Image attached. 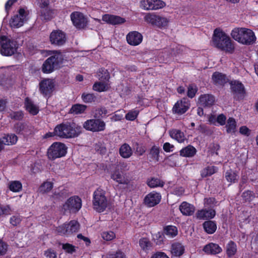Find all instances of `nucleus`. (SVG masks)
<instances>
[{"mask_svg": "<svg viewBox=\"0 0 258 258\" xmlns=\"http://www.w3.org/2000/svg\"><path fill=\"white\" fill-rule=\"evenodd\" d=\"M212 42L213 46L220 50L231 54L234 51L235 47L230 37L219 29L214 30Z\"/></svg>", "mask_w": 258, "mask_h": 258, "instance_id": "obj_1", "label": "nucleus"}, {"mask_svg": "<svg viewBox=\"0 0 258 258\" xmlns=\"http://www.w3.org/2000/svg\"><path fill=\"white\" fill-rule=\"evenodd\" d=\"M82 127L74 122H67L57 125L54 132L57 136L69 139L78 137L81 133Z\"/></svg>", "mask_w": 258, "mask_h": 258, "instance_id": "obj_2", "label": "nucleus"}, {"mask_svg": "<svg viewBox=\"0 0 258 258\" xmlns=\"http://www.w3.org/2000/svg\"><path fill=\"white\" fill-rule=\"evenodd\" d=\"M231 35L238 43L247 46L253 44L256 41L254 32L250 29L244 27L233 29Z\"/></svg>", "mask_w": 258, "mask_h": 258, "instance_id": "obj_3", "label": "nucleus"}, {"mask_svg": "<svg viewBox=\"0 0 258 258\" xmlns=\"http://www.w3.org/2000/svg\"><path fill=\"white\" fill-rule=\"evenodd\" d=\"M63 61V57L59 50L53 51L51 55L43 62L41 70L44 74H50L55 70L60 68Z\"/></svg>", "mask_w": 258, "mask_h": 258, "instance_id": "obj_4", "label": "nucleus"}, {"mask_svg": "<svg viewBox=\"0 0 258 258\" xmlns=\"http://www.w3.org/2000/svg\"><path fill=\"white\" fill-rule=\"evenodd\" d=\"M93 208L98 213L104 212L108 205L105 191L101 188H98L93 193L92 200Z\"/></svg>", "mask_w": 258, "mask_h": 258, "instance_id": "obj_5", "label": "nucleus"}, {"mask_svg": "<svg viewBox=\"0 0 258 258\" xmlns=\"http://www.w3.org/2000/svg\"><path fill=\"white\" fill-rule=\"evenodd\" d=\"M67 150L68 147L64 144L58 142H54L47 149V157L50 160L61 158L66 156Z\"/></svg>", "mask_w": 258, "mask_h": 258, "instance_id": "obj_6", "label": "nucleus"}, {"mask_svg": "<svg viewBox=\"0 0 258 258\" xmlns=\"http://www.w3.org/2000/svg\"><path fill=\"white\" fill-rule=\"evenodd\" d=\"M82 201L78 196L70 197L63 204L62 209L64 213L76 214L81 209Z\"/></svg>", "mask_w": 258, "mask_h": 258, "instance_id": "obj_7", "label": "nucleus"}, {"mask_svg": "<svg viewBox=\"0 0 258 258\" xmlns=\"http://www.w3.org/2000/svg\"><path fill=\"white\" fill-rule=\"evenodd\" d=\"M1 48V53L4 56H11L17 50V42L8 38L6 36H2L0 38Z\"/></svg>", "mask_w": 258, "mask_h": 258, "instance_id": "obj_8", "label": "nucleus"}, {"mask_svg": "<svg viewBox=\"0 0 258 258\" xmlns=\"http://www.w3.org/2000/svg\"><path fill=\"white\" fill-rule=\"evenodd\" d=\"M106 126L104 120L95 118L87 119L83 124L84 128L93 133L103 132L106 129Z\"/></svg>", "mask_w": 258, "mask_h": 258, "instance_id": "obj_9", "label": "nucleus"}, {"mask_svg": "<svg viewBox=\"0 0 258 258\" xmlns=\"http://www.w3.org/2000/svg\"><path fill=\"white\" fill-rule=\"evenodd\" d=\"M54 87V82L50 79H43L39 83V91L46 98H49L52 96Z\"/></svg>", "mask_w": 258, "mask_h": 258, "instance_id": "obj_10", "label": "nucleus"}, {"mask_svg": "<svg viewBox=\"0 0 258 258\" xmlns=\"http://www.w3.org/2000/svg\"><path fill=\"white\" fill-rule=\"evenodd\" d=\"M230 89L234 100H242L246 96V91L243 84L239 81H232L230 83Z\"/></svg>", "mask_w": 258, "mask_h": 258, "instance_id": "obj_11", "label": "nucleus"}, {"mask_svg": "<svg viewBox=\"0 0 258 258\" xmlns=\"http://www.w3.org/2000/svg\"><path fill=\"white\" fill-rule=\"evenodd\" d=\"M67 40L66 33L60 30H53L49 35V41L51 44L61 46L64 45Z\"/></svg>", "mask_w": 258, "mask_h": 258, "instance_id": "obj_12", "label": "nucleus"}, {"mask_svg": "<svg viewBox=\"0 0 258 258\" xmlns=\"http://www.w3.org/2000/svg\"><path fill=\"white\" fill-rule=\"evenodd\" d=\"M28 14L24 8H21L18 10V14L15 15L10 21L11 27L19 28L23 25L24 21L27 20Z\"/></svg>", "mask_w": 258, "mask_h": 258, "instance_id": "obj_13", "label": "nucleus"}, {"mask_svg": "<svg viewBox=\"0 0 258 258\" xmlns=\"http://www.w3.org/2000/svg\"><path fill=\"white\" fill-rule=\"evenodd\" d=\"M129 175L128 173L116 169L111 174V178L118 184L128 185L131 181Z\"/></svg>", "mask_w": 258, "mask_h": 258, "instance_id": "obj_14", "label": "nucleus"}, {"mask_svg": "<svg viewBox=\"0 0 258 258\" xmlns=\"http://www.w3.org/2000/svg\"><path fill=\"white\" fill-rule=\"evenodd\" d=\"M140 6L145 10H156L164 8L166 4L162 0H142Z\"/></svg>", "mask_w": 258, "mask_h": 258, "instance_id": "obj_15", "label": "nucleus"}, {"mask_svg": "<svg viewBox=\"0 0 258 258\" xmlns=\"http://www.w3.org/2000/svg\"><path fill=\"white\" fill-rule=\"evenodd\" d=\"M190 106L189 101L186 98H183L175 103L172 110L174 114L182 115L188 110Z\"/></svg>", "mask_w": 258, "mask_h": 258, "instance_id": "obj_16", "label": "nucleus"}, {"mask_svg": "<svg viewBox=\"0 0 258 258\" xmlns=\"http://www.w3.org/2000/svg\"><path fill=\"white\" fill-rule=\"evenodd\" d=\"M161 200V194L156 191H152L145 196L144 203L147 207L151 208L157 205Z\"/></svg>", "mask_w": 258, "mask_h": 258, "instance_id": "obj_17", "label": "nucleus"}, {"mask_svg": "<svg viewBox=\"0 0 258 258\" xmlns=\"http://www.w3.org/2000/svg\"><path fill=\"white\" fill-rule=\"evenodd\" d=\"M71 19L74 25L78 29L85 28L87 21L84 15L79 12H74L71 14Z\"/></svg>", "mask_w": 258, "mask_h": 258, "instance_id": "obj_18", "label": "nucleus"}, {"mask_svg": "<svg viewBox=\"0 0 258 258\" xmlns=\"http://www.w3.org/2000/svg\"><path fill=\"white\" fill-rule=\"evenodd\" d=\"M126 39L130 45L137 46L142 42L143 36L138 31H132L129 32L126 35Z\"/></svg>", "mask_w": 258, "mask_h": 258, "instance_id": "obj_19", "label": "nucleus"}, {"mask_svg": "<svg viewBox=\"0 0 258 258\" xmlns=\"http://www.w3.org/2000/svg\"><path fill=\"white\" fill-rule=\"evenodd\" d=\"M102 20L109 24L113 25H119L125 22L124 18L119 16L110 14H104L102 16Z\"/></svg>", "mask_w": 258, "mask_h": 258, "instance_id": "obj_20", "label": "nucleus"}, {"mask_svg": "<svg viewBox=\"0 0 258 258\" xmlns=\"http://www.w3.org/2000/svg\"><path fill=\"white\" fill-rule=\"evenodd\" d=\"M199 102L204 107H210L214 104L215 97L211 94H203L199 97Z\"/></svg>", "mask_w": 258, "mask_h": 258, "instance_id": "obj_21", "label": "nucleus"}, {"mask_svg": "<svg viewBox=\"0 0 258 258\" xmlns=\"http://www.w3.org/2000/svg\"><path fill=\"white\" fill-rule=\"evenodd\" d=\"M203 250L207 254H217L221 253L222 249L219 244L210 242L204 246Z\"/></svg>", "mask_w": 258, "mask_h": 258, "instance_id": "obj_22", "label": "nucleus"}, {"mask_svg": "<svg viewBox=\"0 0 258 258\" xmlns=\"http://www.w3.org/2000/svg\"><path fill=\"white\" fill-rule=\"evenodd\" d=\"M24 107L30 114L35 115L39 112V107L34 104L33 101L28 97L25 98L24 100Z\"/></svg>", "mask_w": 258, "mask_h": 258, "instance_id": "obj_23", "label": "nucleus"}, {"mask_svg": "<svg viewBox=\"0 0 258 258\" xmlns=\"http://www.w3.org/2000/svg\"><path fill=\"white\" fill-rule=\"evenodd\" d=\"M179 209L182 215L185 216H191L195 211V206L186 202L181 203Z\"/></svg>", "mask_w": 258, "mask_h": 258, "instance_id": "obj_24", "label": "nucleus"}, {"mask_svg": "<svg viewBox=\"0 0 258 258\" xmlns=\"http://www.w3.org/2000/svg\"><path fill=\"white\" fill-rule=\"evenodd\" d=\"M119 154L122 158L127 159L133 155V151L127 143H123L119 147Z\"/></svg>", "mask_w": 258, "mask_h": 258, "instance_id": "obj_25", "label": "nucleus"}, {"mask_svg": "<svg viewBox=\"0 0 258 258\" xmlns=\"http://www.w3.org/2000/svg\"><path fill=\"white\" fill-rule=\"evenodd\" d=\"M184 246L179 242H174L171 245V252L174 256H180L184 252Z\"/></svg>", "mask_w": 258, "mask_h": 258, "instance_id": "obj_26", "label": "nucleus"}, {"mask_svg": "<svg viewBox=\"0 0 258 258\" xmlns=\"http://www.w3.org/2000/svg\"><path fill=\"white\" fill-rule=\"evenodd\" d=\"M93 117L95 118L102 119L109 116L108 109L104 106L96 108L93 111Z\"/></svg>", "mask_w": 258, "mask_h": 258, "instance_id": "obj_27", "label": "nucleus"}, {"mask_svg": "<svg viewBox=\"0 0 258 258\" xmlns=\"http://www.w3.org/2000/svg\"><path fill=\"white\" fill-rule=\"evenodd\" d=\"M146 183L147 185L152 188L158 187H162L165 184V182L161 179L155 177H150L147 179Z\"/></svg>", "mask_w": 258, "mask_h": 258, "instance_id": "obj_28", "label": "nucleus"}, {"mask_svg": "<svg viewBox=\"0 0 258 258\" xmlns=\"http://www.w3.org/2000/svg\"><path fill=\"white\" fill-rule=\"evenodd\" d=\"M197 152V149L190 145L183 148L179 152L181 156L189 158L194 157Z\"/></svg>", "mask_w": 258, "mask_h": 258, "instance_id": "obj_29", "label": "nucleus"}, {"mask_svg": "<svg viewBox=\"0 0 258 258\" xmlns=\"http://www.w3.org/2000/svg\"><path fill=\"white\" fill-rule=\"evenodd\" d=\"M212 79L214 84L224 85L226 82V76L219 72H215L212 76Z\"/></svg>", "mask_w": 258, "mask_h": 258, "instance_id": "obj_30", "label": "nucleus"}, {"mask_svg": "<svg viewBox=\"0 0 258 258\" xmlns=\"http://www.w3.org/2000/svg\"><path fill=\"white\" fill-rule=\"evenodd\" d=\"M237 251V245L235 242L230 240L226 244L225 252L228 258H231L236 253Z\"/></svg>", "mask_w": 258, "mask_h": 258, "instance_id": "obj_31", "label": "nucleus"}, {"mask_svg": "<svg viewBox=\"0 0 258 258\" xmlns=\"http://www.w3.org/2000/svg\"><path fill=\"white\" fill-rule=\"evenodd\" d=\"M170 137L178 143H183L185 138L184 133L179 130L172 129L169 131Z\"/></svg>", "mask_w": 258, "mask_h": 258, "instance_id": "obj_32", "label": "nucleus"}, {"mask_svg": "<svg viewBox=\"0 0 258 258\" xmlns=\"http://www.w3.org/2000/svg\"><path fill=\"white\" fill-rule=\"evenodd\" d=\"M203 227L205 231L209 234H213L217 230V224L214 221H205L203 224Z\"/></svg>", "mask_w": 258, "mask_h": 258, "instance_id": "obj_33", "label": "nucleus"}, {"mask_svg": "<svg viewBox=\"0 0 258 258\" xmlns=\"http://www.w3.org/2000/svg\"><path fill=\"white\" fill-rule=\"evenodd\" d=\"M1 139L6 145H15L18 140V137L14 134H5Z\"/></svg>", "mask_w": 258, "mask_h": 258, "instance_id": "obj_34", "label": "nucleus"}, {"mask_svg": "<svg viewBox=\"0 0 258 258\" xmlns=\"http://www.w3.org/2000/svg\"><path fill=\"white\" fill-rule=\"evenodd\" d=\"M163 231L169 238H174L178 234V229L175 226L167 225L163 228Z\"/></svg>", "mask_w": 258, "mask_h": 258, "instance_id": "obj_35", "label": "nucleus"}, {"mask_svg": "<svg viewBox=\"0 0 258 258\" xmlns=\"http://www.w3.org/2000/svg\"><path fill=\"white\" fill-rule=\"evenodd\" d=\"M28 126L24 122H17L14 125V131L18 135H24L28 132Z\"/></svg>", "mask_w": 258, "mask_h": 258, "instance_id": "obj_36", "label": "nucleus"}, {"mask_svg": "<svg viewBox=\"0 0 258 258\" xmlns=\"http://www.w3.org/2000/svg\"><path fill=\"white\" fill-rule=\"evenodd\" d=\"M97 77L99 81L108 83L110 76L108 71L105 68H100L97 72Z\"/></svg>", "mask_w": 258, "mask_h": 258, "instance_id": "obj_37", "label": "nucleus"}, {"mask_svg": "<svg viewBox=\"0 0 258 258\" xmlns=\"http://www.w3.org/2000/svg\"><path fill=\"white\" fill-rule=\"evenodd\" d=\"M87 106L84 104H75L72 106L69 110L70 113H73L75 114H82L85 112Z\"/></svg>", "mask_w": 258, "mask_h": 258, "instance_id": "obj_38", "label": "nucleus"}, {"mask_svg": "<svg viewBox=\"0 0 258 258\" xmlns=\"http://www.w3.org/2000/svg\"><path fill=\"white\" fill-rule=\"evenodd\" d=\"M132 146L138 156H141L143 155L146 151V147L143 143L134 141Z\"/></svg>", "mask_w": 258, "mask_h": 258, "instance_id": "obj_39", "label": "nucleus"}, {"mask_svg": "<svg viewBox=\"0 0 258 258\" xmlns=\"http://www.w3.org/2000/svg\"><path fill=\"white\" fill-rule=\"evenodd\" d=\"M81 99L85 103H95L97 100L96 95L94 93L84 92L81 95Z\"/></svg>", "mask_w": 258, "mask_h": 258, "instance_id": "obj_40", "label": "nucleus"}, {"mask_svg": "<svg viewBox=\"0 0 258 258\" xmlns=\"http://www.w3.org/2000/svg\"><path fill=\"white\" fill-rule=\"evenodd\" d=\"M168 23L169 20L167 18L157 15V18L155 20L154 26H156L160 29H162L163 28L166 27L168 24Z\"/></svg>", "mask_w": 258, "mask_h": 258, "instance_id": "obj_41", "label": "nucleus"}, {"mask_svg": "<svg viewBox=\"0 0 258 258\" xmlns=\"http://www.w3.org/2000/svg\"><path fill=\"white\" fill-rule=\"evenodd\" d=\"M226 180L230 183H234L238 180V175L231 169L227 170L225 174Z\"/></svg>", "mask_w": 258, "mask_h": 258, "instance_id": "obj_42", "label": "nucleus"}, {"mask_svg": "<svg viewBox=\"0 0 258 258\" xmlns=\"http://www.w3.org/2000/svg\"><path fill=\"white\" fill-rule=\"evenodd\" d=\"M226 127L227 133H235L236 128V122L235 119L233 117H229L227 120Z\"/></svg>", "mask_w": 258, "mask_h": 258, "instance_id": "obj_43", "label": "nucleus"}, {"mask_svg": "<svg viewBox=\"0 0 258 258\" xmlns=\"http://www.w3.org/2000/svg\"><path fill=\"white\" fill-rule=\"evenodd\" d=\"M8 187L11 191L14 192H18L22 190V184L18 180L11 181L9 183Z\"/></svg>", "mask_w": 258, "mask_h": 258, "instance_id": "obj_44", "label": "nucleus"}, {"mask_svg": "<svg viewBox=\"0 0 258 258\" xmlns=\"http://www.w3.org/2000/svg\"><path fill=\"white\" fill-rule=\"evenodd\" d=\"M108 89V83L100 81L95 82L93 85V90L98 92L107 91Z\"/></svg>", "mask_w": 258, "mask_h": 258, "instance_id": "obj_45", "label": "nucleus"}, {"mask_svg": "<svg viewBox=\"0 0 258 258\" xmlns=\"http://www.w3.org/2000/svg\"><path fill=\"white\" fill-rule=\"evenodd\" d=\"M41 16L45 21H50L54 17L53 10L49 8L40 10Z\"/></svg>", "mask_w": 258, "mask_h": 258, "instance_id": "obj_46", "label": "nucleus"}, {"mask_svg": "<svg viewBox=\"0 0 258 258\" xmlns=\"http://www.w3.org/2000/svg\"><path fill=\"white\" fill-rule=\"evenodd\" d=\"M67 225L69 227V235L77 232L80 228L79 223L76 220H71L69 223H67Z\"/></svg>", "mask_w": 258, "mask_h": 258, "instance_id": "obj_47", "label": "nucleus"}, {"mask_svg": "<svg viewBox=\"0 0 258 258\" xmlns=\"http://www.w3.org/2000/svg\"><path fill=\"white\" fill-rule=\"evenodd\" d=\"M216 172V167L215 166H208L204 168L201 172V176L203 178L211 176Z\"/></svg>", "mask_w": 258, "mask_h": 258, "instance_id": "obj_48", "label": "nucleus"}, {"mask_svg": "<svg viewBox=\"0 0 258 258\" xmlns=\"http://www.w3.org/2000/svg\"><path fill=\"white\" fill-rule=\"evenodd\" d=\"M160 151V148L154 145L150 149L149 151V154L153 160H155L156 161H159Z\"/></svg>", "mask_w": 258, "mask_h": 258, "instance_id": "obj_49", "label": "nucleus"}, {"mask_svg": "<svg viewBox=\"0 0 258 258\" xmlns=\"http://www.w3.org/2000/svg\"><path fill=\"white\" fill-rule=\"evenodd\" d=\"M106 258H126V254L120 249H117L115 251L109 252Z\"/></svg>", "mask_w": 258, "mask_h": 258, "instance_id": "obj_50", "label": "nucleus"}, {"mask_svg": "<svg viewBox=\"0 0 258 258\" xmlns=\"http://www.w3.org/2000/svg\"><path fill=\"white\" fill-rule=\"evenodd\" d=\"M198 130L201 133L207 136H211L213 133V131L210 128V127L204 124H200L198 126Z\"/></svg>", "mask_w": 258, "mask_h": 258, "instance_id": "obj_51", "label": "nucleus"}, {"mask_svg": "<svg viewBox=\"0 0 258 258\" xmlns=\"http://www.w3.org/2000/svg\"><path fill=\"white\" fill-rule=\"evenodd\" d=\"M198 91V88L195 84H189L187 87V96L190 98H193Z\"/></svg>", "mask_w": 258, "mask_h": 258, "instance_id": "obj_52", "label": "nucleus"}, {"mask_svg": "<svg viewBox=\"0 0 258 258\" xmlns=\"http://www.w3.org/2000/svg\"><path fill=\"white\" fill-rule=\"evenodd\" d=\"M68 228L67 223H64L56 227V233L61 236L69 235Z\"/></svg>", "mask_w": 258, "mask_h": 258, "instance_id": "obj_53", "label": "nucleus"}, {"mask_svg": "<svg viewBox=\"0 0 258 258\" xmlns=\"http://www.w3.org/2000/svg\"><path fill=\"white\" fill-rule=\"evenodd\" d=\"M165 235L163 231L158 232L155 235L154 239L156 244L160 245L164 243L165 239Z\"/></svg>", "mask_w": 258, "mask_h": 258, "instance_id": "obj_54", "label": "nucleus"}, {"mask_svg": "<svg viewBox=\"0 0 258 258\" xmlns=\"http://www.w3.org/2000/svg\"><path fill=\"white\" fill-rule=\"evenodd\" d=\"M157 15L155 13H147L144 17L145 21L152 26L155 25Z\"/></svg>", "mask_w": 258, "mask_h": 258, "instance_id": "obj_55", "label": "nucleus"}, {"mask_svg": "<svg viewBox=\"0 0 258 258\" xmlns=\"http://www.w3.org/2000/svg\"><path fill=\"white\" fill-rule=\"evenodd\" d=\"M9 117L16 120H21L24 117V112L22 110L12 111L10 113Z\"/></svg>", "mask_w": 258, "mask_h": 258, "instance_id": "obj_56", "label": "nucleus"}, {"mask_svg": "<svg viewBox=\"0 0 258 258\" xmlns=\"http://www.w3.org/2000/svg\"><path fill=\"white\" fill-rule=\"evenodd\" d=\"M53 188V184L51 182H44L42 183L40 188V191L42 193H46L49 191Z\"/></svg>", "mask_w": 258, "mask_h": 258, "instance_id": "obj_57", "label": "nucleus"}, {"mask_svg": "<svg viewBox=\"0 0 258 258\" xmlns=\"http://www.w3.org/2000/svg\"><path fill=\"white\" fill-rule=\"evenodd\" d=\"M139 113V111L138 110H132L128 111L125 116L126 120L130 121L135 120L138 117Z\"/></svg>", "mask_w": 258, "mask_h": 258, "instance_id": "obj_58", "label": "nucleus"}, {"mask_svg": "<svg viewBox=\"0 0 258 258\" xmlns=\"http://www.w3.org/2000/svg\"><path fill=\"white\" fill-rule=\"evenodd\" d=\"M62 249L64 250L66 253L70 254H72L76 251V247L69 243H62Z\"/></svg>", "mask_w": 258, "mask_h": 258, "instance_id": "obj_59", "label": "nucleus"}, {"mask_svg": "<svg viewBox=\"0 0 258 258\" xmlns=\"http://www.w3.org/2000/svg\"><path fill=\"white\" fill-rule=\"evenodd\" d=\"M101 237L106 241H111L115 238V234L112 231H104L101 233Z\"/></svg>", "mask_w": 258, "mask_h": 258, "instance_id": "obj_60", "label": "nucleus"}, {"mask_svg": "<svg viewBox=\"0 0 258 258\" xmlns=\"http://www.w3.org/2000/svg\"><path fill=\"white\" fill-rule=\"evenodd\" d=\"M139 245L143 250L148 249L151 246V242L147 238H142L139 240Z\"/></svg>", "mask_w": 258, "mask_h": 258, "instance_id": "obj_61", "label": "nucleus"}, {"mask_svg": "<svg viewBox=\"0 0 258 258\" xmlns=\"http://www.w3.org/2000/svg\"><path fill=\"white\" fill-rule=\"evenodd\" d=\"M22 221L21 217L19 215L13 216L10 218V223L14 226H17Z\"/></svg>", "mask_w": 258, "mask_h": 258, "instance_id": "obj_62", "label": "nucleus"}, {"mask_svg": "<svg viewBox=\"0 0 258 258\" xmlns=\"http://www.w3.org/2000/svg\"><path fill=\"white\" fill-rule=\"evenodd\" d=\"M44 255L47 258H56V252L52 249L49 248L44 251Z\"/></svg>", "mask_w": 258, "mask_h": 258, "instance_id": "obj_63", "label": "nucleus"}, {"mask_svg": "<svg viewBox=\"0 0 258 258\" xmlns=\"http://www.w3.org/2000/svg\"><path fill=\"white\" fill-rule=\"evenodd\" d=\"M8 244L0 239V256L4 255L7 251Z\"/></svg>", "mask_w": 258, "mask_h": 258, "instance_id": "obj_64", "label": "nucleus"}]
</instances>
